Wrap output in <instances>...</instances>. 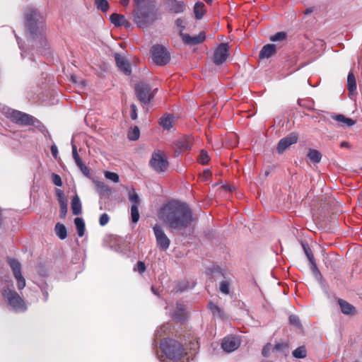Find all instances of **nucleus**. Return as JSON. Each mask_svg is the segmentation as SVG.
<instances>
[{"mask_svg": "<svg viewBox=\"0 0 362 362\" xmlns=\"http://www.w3.org/2000/svg\"><path fill=\"white\" fill-rule=\"evenodd\" d=\"M289 322L291 325L296 327H299L300 325L298 317L295 315H292L289 317Z\"/></svg>", "mask_w": 362, "mask_h": 362, "instance_id": "50", "label": "nucleus"}, {"mask_svg": "<svg viewBox=\"0 0 362 362\" xmlns=\"http://www.w3.org/2000/svg\"><path fill=\"white\" fill-rule=\"evenodd\" d=\"M153 233L156 238L157 246L161 250H167L169 248L170 240L165 233L163 228L158 224L153 227Z\"/></svg>", "mask_w": 362, "mask_h": 362, "instance_id": "9", "label": "nucleus"}, {"mask_svg": "<svg viewBox=\"0 0 362 362\" xmlns=\"http://www.w3.org/2000/svg\"><path fill=\"white\" fill-rule=\"evenodd\" d=\"M204 175H205L206 177H208L209 176V175H210V173H209V170H205V171L204 172Z\"/></svg>", "mask_w": 362, "mask_h": 362, "instance_id": "63", "label": "nucleus"}, {"mask_svg": "<svg viewBox=\"0 0 362 362\" xmlns=\"http://www.w3.org/2000/svg\"><path fill=\"white\" fill-rule=\"evenodd\" d=\"M111 23H113L115 26H124L126 28H129L130 26V23L126 19L124 16L118 14V13H112L110 18Z\"/></svg>", "mask_w": 362, "mask_h": 362, "instance_id": "18", "label": "nucleus"}, {"mask_svg": "<svg viewBox=\"0 0 362 362\" xmlns=\"http://www.w3.org/2000/svg\"><path fill=\"white\" fill-rule=\"evenodd\" d=\"M52 177V182L56 186L61 187L62 185V178L59 175L53 173Z\"/></svg>", "mask_w": 362, "mask_h": 362, "instance_id": "48", "label": "nucleus"}, {"mask_svg": "<svg viewBox=\"0 0 362 362\" xmlns=\"http://www.w3.org/2000/svg\"><path fill=\"white\" fill-rule=\"evenodd\" d=\"M185 10V4L183 1L173 0L170 6V11L174 13H181Z\"/></svg>", "mask_w": 362, "mask_h": 362, "instance_id": "23", "label": "nucleus"}, {"mask_svg": "<svg viewBox=\"0 0 362 362\" xmlns=\"http://www.w3.org/2000/svg\"><path fill=\"white\" fill-rule=\"evenodd\" d=\"M220 291L224 294H228L229 293V283L227 281H223L220 285Z\"/></svg>", "mask_w": 362, "mask_h": 362, "instance_id": "45", "label": "nucleus"}, {"mask_svg": "<svg viewBox=\"0 0 362 362\" xmlns=\"http://www.w3.org/2000/svg\"><path fill=\"white\" fill-rule=\"evenodd\" d=\"M169 329V325H163L160 327L156 331L155 337L156 339H158L162 336V334H165L167 331Z\"/></svg>", "mask_w": 362, "mask_h": 362, "instance_id": "41", "label": "nucleus"}, {"mask_svg": "<svg viewBox=\"0 0 362 362\" xmlns=\"http://www.w3.org/2000/svg\"><path fill=\"white\" fill-rule=\"evenodd\" d=\"M136 93L138 99L144 104L148 103L153 95L150 86L144 83L136 86Z\"/></svg>", "mask_w": 362, "mask_h": 362, "instance_id": "11", "label": "nucleus"}, {"mask_svg": "<svg viewBox=\"0 0 362 362\" xmlns=\"http://www.w3.org/2000/svg\"><path fill=\"white\" fill-rule=\"evenodd\" d=\"M71 209L74 215H79L81 213V203L77 195L71 200Z\"/></svg>", "mask_w": 362, "mask_h": 362, "instance_id": "27", "label": "nucleus"}, {"mask_svg": "<svg viewBox=\"0 0 362 362\" xmlns=\"http://www.w3.org/2000/svg\"><path fill=\"white\" fill-rule=\"evenodd\" d=\"M283 348H287V346L283 343H279V344H276L274 346V350H276L277 351H281Z\"/></svg>", "mask_w": 362, "mask_h": 362, "instance_id": "56", "label": "nucleus"}, {"mask_svg": "<svg viewBox=\"0 0 362 362\" xmlns=\"http://www.w3.org/2000/svg\"><path fill=\"white\" fill-rule=\"evenodd\" d=\"M197 160L199 163L202 165L207 164L208 162L209 161V156L207 152L204 150H202L198 156Z\"/></svg>", "mask_w": 362, "mask_h": 362, "instance_id": "39", "label": "nucleus"}, {"mask_svg": "<svg viewBox=\"0 0 362 362\" xmlns=\"http://www.w3.org/2000/svg\"><path fill=\"white\" fill-rule=\"evenodd\" d=\"M179 286H181V288H179V289H177V291H184L185 289H186V288H187V287L185 286V285H183V284H182H182H180Z\"/></svg>", "mask_w": 362, "mask_h": 362, "instance_id": "60", "label": "nucleus"}, {"mask_svg": "<svg viewBox=\"0 0 362 362\" xmlns=\"http://www.w3.org/2000/svg\"><path fill=\"white\" fill-rule=\"evenodd\" d=\"M298 136L296 133L292 132L286 137L281 139L277 145L276 150L279 153H282L286 148L292 144L297 143Z\"/></svg>", "mask_w": 362, "mask_h": 362, "instance_id": "14", "label": "nucleus"}, {"mask_svg": "<svg viewBox=\"0 0 362 362\" xmlns=\"http://www.w3.org/2000/svg\"><path fill=\"white\" fill-rule=\"evenodd\" d=\"M182 41L187 45H194L202 43L206 38L205 33L201 32L196 36H190L189 34L181 33Z\"/></svg>", "mask_w": 362, "mask_h": 362, "instance_id": "16", "label": "nucleus"}, {"mask_svg": "<svg viewBox=\"0 0 362 362\" xmlns=\"http://www.w3.org/2000/svg\"><path fill=\"white\" fill-rule=\"evenodd\" d=\"M174 124V117L170 115H165L160 118V124L165 129H170Z\"/></svg>", "mask_w": 362, "mask_h": 362, "instance_id": "24", "label": "nucleus"}, {"mask_svg": "<svg viewBox=\"0 0 362 362\" xmlns=\"http://www.w3.org/2000/svg\"><path fill=\"white\" fill-rule=\"evenodd\" d=\"M140 132L137 127H134L128 132V138L131 141H136L139 138Z\"/></svg>", "mask_w": 362, "mask_h": 362, "instance_id": "38", "label": "nucleus"}, {"mask_svg": "<svg viewBox=\"0 0 362 362\" xmlns=\"http://www.w3.org/2000/svg\"><path fill=\"white\" fill-rule=\"evenodd\" d=\"M120 3H121L123 6H127V5L129 4V0H120Z\"/></svg>", "mask_w": 362, "mask_h": 362, "instance_id": "59", "label": "nucleus"}, {"mask_svg": "<svg viewBox=\"0 0 362 362\" xmlns=\"http://www.w3.org/2000/svg\"><path fill=\"white\" fill-rule=\"evenodd\" d=\"M15 36H16V40H17V42H18V45L19 48H20L21 50H23V45H22V44H21V40H20L19 37H18L16 35H15Z\"/></svg>", "mask_w": 362, "mask_h": 362, "instance_id": "57", "label": "nucleus"}, {"mask_svg": "<svg viewBox=\"0 0 362 362\" xmlns=\"http://www.w3.org/2000/svg\"><path fill=\"white\" fill-rule=\"evenodd\" d=\"M43 296H44V297H45V300H47V298H48V293H47V291H45V292L43 293Z\"/></svg>", "mask_w": 362, "mask_h": 362, "instance_id": "62", "label": "nucleus"}, {"mask_svg": "<svg viewBox=\"0 0 362 362\" xmlns=\"http://www.w3.org/2000/svg\"><path fill=\"white\" fill-rule=\"evenodd\" d=\"M97 188L99 191L103 192H109L110 190L109 187L103 182H97Z\"/></svg>", "mask_w": 362, "mask_h": 362, "instance_id": "47", "label": "nucleus"}, {"mask_svg": "<svg viewBox=\"0 0 362 362\" xmlns=\"http://www.w3.org/2000/svg\"><path fill=\"white\" fill-rule=\"evenodd\" d=\"M276 53V45L267 44L262 48L259 52V57L260 59L269 58Z\"/></svg>", "mask_w": 362, "mask_h": 362, "instance_id": "19", "label": "nucleus"}, {"mask_svg": "<svg viewBox=\"0 0 362 362\" xmlns=\"http://www.w3.org/2000/svg\"><path fill=\"white\" fill-rule=\"evenodd\" d=\"M6 117L13 122L21 125H30L33 124L34 122L33 116L15 110H8L6 112Z\"/></svg>", "mask_w": 362, "mask_h": 362, "instance_id": "8", "label": "nucleus"}, {"mask_svg": "<svg viewBox=\"0 0 362 362\" xmlns=\"http://www.w3.org/2000/svg\"><path fill=\"white\" fill-rule=\"evenodd\" d=\"M347 88L350 93H354L356 90V83L354 74L349 72L347 77Z\"/></svg>", "mask_w": 362, "mask_h": 362, "instance_id": "28", "label": "nucleus"}, {"mask_svg": "<svg viewBox=\"0 0 362 362\" xmlns=\"http://www.w3.org/2000/svg\"><path fill=\"white\" fill-rule=\"evenodd\" d=\"M240 345V339L234 336L226 337L221 343L222 349L226 352L236 350Z\"/></svg>", "mask_w": 362, "mask_h": 362, "instance_id": "15", "label": "nucleus"}, {"mask_svg": "<svg viewBox=\"0 0 362 362\" xmlns=\"http://www.w3.org/2000/svg\"><path fill=\"white\" fill-rule=\"evenodd\" d=\"M77 166L78 167V168L80 169V170L82 172V173L84 175H86L87 177L89 175L90 170H89L88 168L83 163H80Z\"/></svg>", "mask_w": 362, "mask_h": 362, "instance_id": "51", "label": "nucleus"}, {"mask_svg": "<svg viewBox=\"0 0 362 362\" xmlns=\"http://www.w3.org/2000/svg\"><path fill=\"white\" fill-rule=\"evenodd\" d=\"M192 138L190 136H185L177 139L173 145L175 153L180 154L191 148Z\"/></svg>", "mask_w": 362, "mask_h": 362, "instance_id": "13", "label": "nucleus"}, {"mask_svg": "<svg viewBox=\"0 0 362 362\" xmlns=\"http://www.w3.org/2000/svg\"><path fill=\"white\" fill-rule=\"evenodd\" d=\"M272 348V345L270 344H267L264 346L262 349V355L265 357H267L269 356V351Z\"/></svg>", "mask_w": 362, "mask_h": 362, "instance_id": "54", "label": "nucleus"}, {"mask_svg": "<svg viewBox=\"0 0 362 362\" xmlns=\"http://www.w3.org/2000/svg\"><path fill=\"white\" fill-rule=\"evenodd\" d=\"M12 282L8 281L4 288H2L1 294L8 304L16 312H24L27 306L23 298L13 289Z\"/></svg>", "mask_w": 362, "mask_h": 362, "instance_id": "5", "label": "nucleus"}, {"mask_svg": "<svg viewBox=\"0 0 362 362\" xmlns=\"http://www.w3.org/2000/svg\"><path fill=\"white\" fill-rule=\"evenodd\" d=\"M176 309L177 310L173 313V317L177 321L185 320L187 317L185 305L182 303H177Z\"/></svg>", "mask_w": 362, "mask_h": 362, "instance_id": "20", "label": "nucleus"}, {"mask_svg": "<svg viewBox=\"0 0 362 362\" xmlns=\"http://www.w3.org/2000/svg\"><path fill=\"white\" fill-rule=\"evenodd\" d=\"M56 235L61 239L64 240L67 236V231L66 227L59 223H57L54 227Z\"/></svg>", "mask_w": 362, "mask_h": 362, "instance_id": "30", "label": "nucleus"}, {"mask_svg": "<svg viewBox=\"0 0 362 362\" xmlns=\"http://www.w3.org/2000/svg\"><path fill=\"white\" fill-rule=\"evenodd\" d=\"M74 223L76 225L78 236H83L85 233V222L83 219L82 218L77 217L74 219Z\"/></svg>", "mask_w": 362, "mask_h": 362, "instance_id": "29", "label": "nucleus"}, {"mask_svg": "<svg viewBox=\"0 0 362 362\" xmlns=\"http://www.w3.org/2000/svg\"><path fill=\"white\" fill-rule=\"evenodd\" d=\"M207 4H211L212 0H204Z\"/></svg>", "mask_w": 362, "mask_h": 362, "instance_id": "64", "label": "nucleus"}, {"mask_svg": "<svg viewBox=\"0 0 362 362\" xmlns=\"http://www.w3.org/2000/svg\"><path fill=\"white\" fill-rule=\"evenodd\" d=\"M51 153L54 158H57L58 148L55 144L51 146Z\"/></svg>", "mask_w": 362, "mask_h": 362, "instance_id": "55", "label": "nucleus"}, {"mask_svg": "<svg viewBox=\"0 0 362 362\" xmlns=\"http://www.w3.org/2000/svg\"><path fill=\"white\" fill-rule=\"evenodd\" d=\"M160 348L163 354L158 356L160 361H165L164 356L169 362L177 361L185 353L183 346L177 340L170 338L161 341Z\"/></svg>", "mask_w": 362, "mask_h": 362, "instance_id": "4", "label": "nucleus"}, {"mask_svg": "<svg viewBox=\"0 0 362 362\" xmlns=\"http://www.w3.org/2000/svg\"><path fill=\"white\" fill-rule=\"evenodd\" d=\"M332 118L337 122L341 123L344 127H351L356 123L352 119L346 117L341 114L334 115L332 116Z\"/></svg>", "mask_w": 362, "mask_h": 362, "instance_id": "21", "label": "nucleus"}, {"mask_svg": "<svg viewBox=\"0 0 362 362\" xmlns=\"http://www.w3.org/2000/svg\"><path fill=\"white\" fill-rule=\"evenodd\" d=\"M57 194H58V200H59L62 197H64V194H63V192H62L61 190H58V192H57Z\"/></svg>", "mask_w": 362, "mask_h": 362, "instance_id": "61", "label": "nucleus"}, {"mask_svg": "<svg viewBox=\"0 0 362 362\" xmlns=\"http://www.w3.org/2000/svg\"><path fill=\"white\" fill-rule=\"evenodd\" d=\"M150 165L156 172L165 171L168 167V161L165 153L159 150L154 151L150 160Z\"/></svg>", "mask_w": 362, "mask_h": 362, "instance_id": "7", "label": "nucleus"}, {"mask_svg": "<svg viewBox=\"0 0 362 362\" xmlns=\"http://www.w3.org/2000/svg\"><path fill=\"white\" fill-rule=\"evenodd\" d=\"M139 206H136V204L131 206V219L134 223H137L139 220Z\"/></svg>", "mask_w": 362, "mask_h": 362, "instance_id": "33", "label": "nucleus"}, {"mask_svg": "<svg viewBox=\"0 0 362 362\" xmlns=\"http://www.w3.org/2000/svg\"><path fill=\"white\" fill-rule=\"evenodd\" d=\"M71 148H72L73 158H74L76 165H78L80 163H83V161L78 153L76 146L74 144V139H72V140H71Z\"/></svg>", "mask_w": 362, "mask_h": 362, "instance_id": "35", "label": "nucleus"}, {"mask_svg": "<svg viewBox=\"0 0 362 362\" xmlns=\"http://www.w3.org/2000/svg\"><path fill=\"white\" fill-rule=\"evenodd\" d=\"M175 25L177 28H180V35H181V33H183V30L185 28V21L183 19L179 18L175 21Z\"/></svg>", "mask_w": 362, "mask_h": 362, "instance_id": "46", "label": "nucleus"}, {"mask_svg": "<svg viewBox=\"0 0 362 362\" xmlns=\"http://www.w3.org/2000/svg\"><path fill=\"white\" fill-rule=\"evenodd\" d=\"M59 204L60 207V217L64 218L67 213V204L64 197H62L59 199Z\"/></svg>", "mask_w": 362, "mask_h": 362, "instance_id": "34", "label": "nucleus"}, {"mask_svg": "<svg viewBox=\"0 0 362 362\" xmlns=\"http://www.w3.org/2000/svg\"><path fill=\"white\" fill-rule=\"evenodd\" d=\"M105 177L107 179L110 180L112 182H116V183L119 181V175L117 173H115L105 172Z\"/></svg>", "mask_w": 362, "mask_h": 362, "instance_id": "43", "label": "nucleus"}, {"mask_svg": "<svg viewBox=\"0 0 362 362\" xmlns=\"http://www.w3.org/2000/svg\"><path fill=\"white\" fill-rule=\"evenodd\" d=\"M134 271L138 272L139 274H142L146 270V265L143 262H138L134 268Z\"/></svg>", "mask_w": 362, "mask_h": 362, "instance_id": "44", "label": "nucleus"}, {"mask_svg": "<svg viewBox=\"0 0 362 362\" xmlns=\"http://www.w3.org/2000/svg\"><path fill=\"white\" fill-rule=\"evenodd\" d=\"M95 4L98 9L106 12L109 8V4L107 0H95Z\"/></svg>", "mask_w": 362, "mask_h": 362, "instance_id": "36", "label": "nucleus"}, {"mask_svg": "<svg viewBox=\"0 0 362 362\" xmlns=\"http://www.w3.org/2000/svg\"><path fill=\"white\" fill-rule=\"evenodd\" d=\"M302 246H303V250H304L308 260L311 261V260L315 259L313 254L312 250L310 248L309 245L308 244L303 243Z\"/></svg>", "mask_w": 362, "mask_h": 362, "instance_id": "42", "label": "nucleus"}, {"mask_svg": "<svg viewBox=\"0 0 362 362\" xmlns=\"http://www.w3.org/2000/svg\"><path fill=\"white\" fill-rule=\"evenodd\" d=\"M208 308L211 310L214 317L219 319H223L225 317L223 311L216 304L209 303L208 304Z\"/></svg>", "mask_w": 362, "mask_h": 362, "instance_id": "25", "label": "nucleus"}, {"mask_svg": "<svg viewBox=\"0 0 362 362\" xmlns=\"http://www.w3.org/2000/svg\"><path fill=\"white\" fill-rule=\"evenodd\" d=\"M338 303L340 306L341 310L344 314L352 315L355 313L354 307L348 302L342 299H339Z\"/></svg>", "mask_w": 362, "mask_h": 362, "instance_id": "22", "label": "nucleus"}, {"mask_svg": "<svg viewBox=\"0 0 362 362\" xmlns=\"http://www.w3.org/2000/svg\"><path fill=\"white\" fill-rule=\"evenodd\" d=\"M293 356L297 358H303L306 356V349L305 346H300L293 351Z\"/></svg>", "mask_w": 362, "mask_h": 362, "instance_id": "37", "label": "nucleus"}, {"mask_svg": "<svg viewBox=\"0 0 362 362\" xmlns=\"http://www.w3.org/2000/svg\"><path fill=\"white\" fill-rule=\"evenodd\" d=\"M8 262L13 271L15 279L17 281V286L19 290L25 286V280L21 274V265L16 259L9 258Z\"/></svg>", "mask_w": 362, "mask_h": 362, "instance_id": "10", "label": "nucleus"}, {"mask_svg": "<svg viewBox=\"0 0 362 362\" xmlns=\"http://www.w3.org/2000/svg\"><path fill=\"white\" fill-rule=\"evenodd\" d=\"M151 53L153 62L158 66L165 65L170 59L169 52L160 45H153L151 49Z\"/></svg>", "mask_w": 362, "mask_h": 362, "instance_id": "6", "label": "nucleus"}, {"mask_svg": "<svg viewBox=\"0 0 362 362\" xmlns=\"http://www.w3.org/2000/svg\"><path fill=\"white\" fill-rule=\"evenodd\" d=\"M110 218L107 214H103L99 219L100 226H104L109 222Z\"/></svg>", "mask_w": 362, "mask_h": 362, "instance_id": "49", "label": "nucleus"}, {"mask_svg": "<svg viewBox=\"0 0 362 362\" xmlns=\"http://www.w3.org/2000/svg\"><path fill=\"white\" fill-rule=\"evenodd\" d=\"M128 199L132 202V205L136 204V206H139L140 199L134 189L129 190L128 193Z\"/></svg>", "mask_w": 362, "mask_h": 362, "instance_id": "32", "label": "nucleus"}, {"mask_svg": "<svg viewBox=\"0 0 362 362\" xmlns=\"http://www.w3.org/2000/svg\"><path fill=\"white\" fill-rule=\"evenodd\" d=\"M309 262H310V269L312 270V272L314 274H318L319 273V270L317 269V264H316V263L315 262V259L309 261Z\"/></svg>", "mask_w": 362, "mask_h": 362, "instance_id": "53", "label": "nucleus"}, {"mask_svg": "<svg viewBox=\"0 0 362 362\" xmlns=\"http://www.w3.org/2000/svg\"><path fill=\"white\" fill-rule=\"evenodd\" d=\"M115 59L118 69L125 74L129 75L131 74L130 65L126 59L119 54H115Z\"/></svg>", "mask_w": 362, "mask_h": 362, "instance_id": "17", "label": "nucleus"}, {"mask_svg": "<svg viewBox=\"0 0 362 362\" xmlns=\"http://www.w3.org/2000/svg\"><path fill=\"white\" fill-rule=\"evenodd\" d=\"M308 157L312 162L318 163L321 160L322 155L317 150L310 149L308 153Z\"/></svg>", "mask_w": 362, "mask_h": 362, "instance_id": "31", "label": "nucleus"}, {"mask_svg": "<svg viewBox=\"0 0 362 362\" xmlns=\"http://www.w3.org/2000/svg\"><path fill=\"white\" fill-rule=\"evenodd\" d=\"M136 8L134 13V21L139 27H144L156 19L155 5L153 2L146 0H134Z\"/></svg>", "mask_w": 362, "mask_h": 362, "instance_id": "3", "label": "nucleus"}, {"mask_svg": "<svg viewBox=\"0 0 362 362\" xmlns=\"http://www.w3.org/2000/svg\"><path fill=\"white\" fill-rule=\"evenodd\" d=\"M194 12L195 18L197 20L201 19L206 12L204 4L200 1L197 2L194 7Z\"/></svg>", "mask_w": 362, "mask_h": 362, "instance_id": "26", "label": "nucleus"}, {"mask_svg": "<svg viewBox=\"0 0 362 362\" xmlns=\"http://www.w3.org/2000/svg\"><path fill=\"white\" fill-rule=\"evenodd\" d=\"M229 54V47L226 43H221L214 51V62L216 65L223 64Z\"/></svg>", "mask_w": 362, "mask_h": 362, "instance_id": "12", "label": "nucleus"}, {"mask_svg": "<svg viewBox=\"0 0 362 362\" xmlns=\"http://www.w3.org/2000/svg\"><path fill=\"white\" fill-rule=\"evenodd\" d=\"M26 27L30 37L36 42V45L44 48L47 45L45 37V25L43 17L36 9L30 8L26 12Z\"/></svg>", "mask_w": 362, "mask_h": 362, "instance_id": "2", "label": "nucleus"}, {"mask_svg": "<svg viewBox=\"0 0 362 362\" xmlns=\"http://www.w3.org/2000/svg\"><path fill=\"white\" fill-rule=\"evenodd\" d=\"M131 112L130 117L132 119H136L137 118V112H136V106L134 104L130 106Z\"/></svg>", "mask_w": 362, "mask_h": 362, "instance_id": "52", "label": "nucleus"}, {"mask_svg": "<svg viewBox=\"0 0 362 362\" xmlns=\"http://www.w3.org/2000/svg\"><path fill=\"white\" fill-rule=\"evenodd\" d=\"M159 218L170 230H182L191 224L192 214L185 204L171 201L160 209Z\"/></svg>", "mask_w": 362, "mask_h": 362, "instance_id": "1", "label": "nucleus"}, {"mask_svg": "<svg viewBox=\"0 0 362 362\" xmlns=\"http://www.w3.org/2000/svg\"><path fill=\"white\" fill-rule=\"evenodd\" d=\"M286 37V34L284 32H279L275 35L270 37L271 41H282Z\"/></svg>", "mask_w": 362, "mask_h": 362, "instance_id": "40", "label": "nucleus"}, {"mask_svg": "<svg viewBox=\"0 0 362 362\" xmlns=\"http://www.w3.org/2000/svg\"><path fill=\"white\" fill-rule=\"evenodd\" d=\"M313 11V8H308L304 11V13H305V15H308V14L311 13Z\"/></svg>", "mask_w": 362, "mask_h": 362, "instance_id": "58", "label": "nucleus"}]
</instances>
